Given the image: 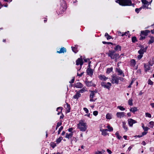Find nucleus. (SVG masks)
I'll return each mask as SVG.
<instances>
[{
	"instance_id": "f257e3e1",
	"label": "nucleus",
	"mask_w": 154,
	"mask_h": 154,
	"mask_svg": "<svg viewBox=\"0 0 154 154\" xmlns=\"http://www.w3.org/2000/svg\"><path fill=\"white\" fill-rule=\"evenodd\" d=\"M111 59H114L115 61L117 62L118 59L120 57L119 54L113 50H109L108 52L106 53Z\"/></svg>"
},
{
	"instance_id": "f03ea898",
	"label": "nucleus",
	"mask_w": 154,
	"mask_h": 154,
	"mask_svg": "<svg viewBox=\"0 0 154 154\" xmlns=\"http://www.w3.org/2000/svg\"><path fill=\"white\" fill-rule=\"evenodd\" d=\"M78 128L81 131H86L87 126L86 123L84 121L81 120L79 121V123L78 124Z\"/></svg>"
},
{
	"instance_id": "7ed1b4c3",
	"label": "nucleus",
	"mask_w": 154,
	"mask_h": 154,
	"mask_svg": "<svg viewBox=\"0 0 154 154\" xmlns=\"http://www.w3.org/2000/svg\"><path fill=\"white\" fill-rule=\"evenodd\" d=\"M112 78L111 80L112 84H118L119 82V80L121 79V78L116 75H113L112 76Z\"/></svg>"
},
{
	"instance_id": "20e7f679",
	"label": "nucleus",
	"mask_w": 154,
	"mask_h": 154,
	"mask_svg": "<svg viewBox=\"0 0 154 154\" xmlns=\"http://www.w3.org/2000/svg\"><path fill=\"white\" fill-rule=\"evenodd\" d=\"M61 3L60 8V11L59 12V13L60 14L63 13L65 11L66 8V5L64 0H63L62 1Z\"/></svg>"
},
{
	"instance_id": "39448f33",
	"label": "nucleus",
	"mask_w": 154,
	"mask_h": 154,
	"mask_svg": "<svg viewBox=\"0 0 154 154\" xmlns=\"http://www.w3.org/2000/svg\"><path fill=\"white\" fill-rule=\"evenodd\" d=\"M142 2L143 5L142 7V8H143L148 9V6L149 5H150L152 2V0L150 2H148L146 0H141Z\"/></svg>"
},
{
	"instance_id": "423d86ee",
	"label": "nucleus",
	"mask_w": 154,
	"mask_h": 154,
	"mask_svg": "<svg viewBox=\"0 0 154 154\" xmlns=\"http://www.w3.org/2000/svg\"><path fill=\"white\" fill-rule=\"evenodd\" d=\"M101 85L102 87L107 88L108 90L110 89L112 86L111 84L109 82H108L106 84L105 82H102L101 83Z\"/></svg>"
},
{
	"instance_id": "0eeeda50",
	"label": "nucleus",
	"mask_w": 154,
	"mask_h": 154,
	"mask_svg": "<svg viewBox=\"0 0 154 154\" xmlns=\"http://www.w3.org/2000/svg\"><path fill=\"white\" fill-rule=\"evenodd\" d=\"M76 65H80V67L79 70H80L82 67V66L83 64V62L82 59V57L79 58L76 61Z\"/></svg>"
},
{
	"instance_id": "6e6552de",
	"label": "nucleus",
	"mask_w": 154,
	"mask_h": 154,
	"mask_svg": "<svg viewBox=\"0 0 154 154\" xmlns=\"http://www.w3.org/2000/svg\"><path fill=\"white\" fill-rule=\"evenodd\" d=\"M88 66L89 67L86 70L87 74L91 77H92L93 73V70L91 68L89 64Z\"/></svg>"
},
{
	"instance_id": "1a4fd4ad",
	"label": "nucleus",
	"mask_w": 154,
	"mask_h": 154,
	"mask_svg": "<svg viewBox=\"0 0 154 154\" xmlns=\"http://www.w3.org/2000/svg\"><path fill=\"white\" fill-rule=\"evenodd\" d=\"M147 48V47H146L144 48V47L142 46V48L140 49L138 51V53L140 54L143 55L144 52H146Z\"/></svg>"
},
{
	"instance_id": "9d476101",
	"label": "nucleus",
	"mask_w": 154,
	"mask_h": 154,
	"mask_svg": "<svg viewBox=\"0 0 154 154\" xmlns=\"http://www.w3.org/2000/svg\"><path fill=\"white\" fill-rule=\"evenodd\" d=\"M128 121L129 126L131 127H133V124L137 123L136 121L132 119H129Z\"/></svg>"
},
{
	"instance_id": "9b49d317",
	"label": "nucleus",
	"mask_w": 154,
	"mask_h": 154,
	"mask_svg": "<svg viewBox=\"0 0 154 154\" xmlns=\"http://www.w3.org/2000/svg\"><path fill=\"white\" fill-rule=\"evenodd\" d=\"M90 91L91 93L89 96V100L90 102H94L96 100V99H94V97L95 96V94H94V92L91 91Z\"/></svg>"
},
{
	"instance_id": "f8f14e48",
	"label": "nucleus",
	"mask_w": 154,
	"mask_h": 154,
	"mask_svg": "<svg viewBox=\"0 0 154 154\" xmlns=\"http://www.w3.org/2000/svg\"><path fill=\"white\" fill-rule=\"evenodd\" d=\"M85 82L86 84V85L88 87H91V86H93V87H95L96 85L94 84L93 83L92 81H85Z\"/></svg>"
},
{
	"instance_id": "ddd939ff",
	"label": "nucleus",
	"mask_w": 154,
	"mask_h": 154,
	"mask_svg": "<svg viewBox=\"0 0 154 154\" xmlns=\"http://www.w3.org/2000/svg\"><path fill=\"white\" fill-rule=\"evenodd\" d=\"M125 114L124 112H117L116 114V115L117 117L121 118L125 116Z\"/></svg>"
},
{
	"instance_id": "4468645a",
	"label": "nucleus",
	"mask_w": 154,
	"mask_h": 154,
	"mask_svg": "<svg viewBox=\"0 0 154 154\" xmlns=\"http://www.w3.org/2000/svg\"><path fill=\"white\" fill-rule=\"evenodd\" d=\"M150 31L148 30H145L141 31V34L144 36H146L147 35L148 33H149Z\"/></svg>"
},
{
	"instance_id": "2eb2a0df",
	"label": "nucleus",
	"mask_w": 154,
	"mask_h": 154,
	"mask_svg": "<svg viewBox=\"0 0 154 154\" xmlns=\"http://www.w3.org/2000/svg\"><path fill=\"white\" fill-rule=\"evenodd\" d=\"M143 65L145 71V72H147L150 70V66H151L148 63L147 65L146 63H144L143 64Z\"/></svg>"
},
{
	"instance_id": "dca6fc26",
	"label": "nucleus",
	"mask_w": 154,
	"mask_h": 154,
	"mask_svg": "<svg viewBox=\"0 0 154 154\" xmlns=\"http://www.w3.org/2000/svg\"><path fill=\"white\" fill-rule=\"evenodd\" d=\"M73 132L70 133H66V134L65 137L68 139H71L72 137L73 136Z\"/></svg>"
},
{
	"instance_id": "f3484780",
	"label": "nucleus",
	"mask_w": 154,
	"mask_h": 154,
	"mask_svg": "<svg viewBox=\"0 0 154 154\" xmlns=\"http://www.w3.org/2000/svg\"><path fill=\"white\" fill-rule=\"evenodd\" d=\"M116 71L118 73V75H122L123 77L125 76L124 73H123L122 71L119 68H117L116 69Z\"/></svg>"
},
{
	"instance_id": "a211bd4d",
	"label": "nucleus",
	"mask_w": 154,
	"mask_h": 154,
	"mask_svg": "<svg viewBox=\"0 0 154 154\" xmlns=\"http://www.w3.org/2000/svg\"><path fill=\"white\" fill-rule=\"evenodd\" d=\"M75 86L77 88H82L83 87V85L81 82H78L75 84Z\"/></svg>"
},
{
	"instance_id": "6ab92c4d",
	"label": "nucleus",
	"mask_w": 154,
	"mask_h": 154,
	"mask_svg": "<svg viewBox=\"0 0 154 154\" xmlns=\"http://www.w3.org/2000/svg\"><path fill=\"white\" fill-rule=\"evenodd\" d=\"M64 107L66 110L67 112L69 113L70 112V106L68 103H66V104L65 105Z\"/></svg>"
},
{
	"instance_id": "aec40b11",
	"label": "nucleus",
	"mask_w": 154,
	"mask_h": 154,
	"mask_svg": "<svg viewBox=\"0 0 154 154\" xmlns=\"http://www.w3.org/2000/svg\"><path fill=\"white\" fill-rule=\"evenodd\" d=\"M100 131L102 132V134L103 136H106L107 134V131H108L107 129H100Z\"/></svg>"
},
{
	"instance_id": "412c9836",
	"label": "nucleus",
	"mask_w": 154,
	"mask_h": 154,
	"mask_svg": "<svg viewBox=\"0 0 154 154\" xmlns=\"http://www.w3.org/2000/svg\"><path fill=\"white\" fill-rule=\"evenodd\" d=\"M99 78L100 80L104 81H106V79H108V77H106L103 75H99Z\"/></svg>"
},
{
	"instance_id": "4be33fe9",
	"label": "nucleus",
	"mask_w": 154,
	"mask_h": 154,
	"mask_svg": "<svg viewBox=\"0 0 154 154\" xmlns=\"http://www.w3.org/2000/svg\"><path fill=\"white\" fill-rule=\"evenodd\" d=\"M81 96V94L79 93V92L77 91L76 94L73 96V98L78 100Z\"/></svg>"
},
{
	"instance_id": "5701e85b",
	"label": "nucleus",
	"mask_w": 154,
	"mask_h": 154,
	"mask_svg": "<svg viewBox=\"0 0 154 154\" xmlns=\"http://www.w3.org/2000/svg\"><path fill=\"white\" fill-rule=\"evenodd\" d=\"M122 123V127L124 129L125 131H127L128 130V128L126 125V122H123Z\"/></svg>"
},
{
	"instance_id": "b1692460",
	"label": "nucleus",
	"mask_w": 154,
	"mask_h": 154,
	"mask_svg": "<svg viewBox=\"0 0 154 154\" xmlns=\"http://www.w3.org/2000/svg\"><path fill=\"white\" fill-rule=\"evenodd\" d=\"M116 2L118 3L120 5L122 6H125V4H124L122 1L121 0H115Z\"/></svg>"
},
{
	"instance_id": "393cba45",
	"label": "nucleus",
	"mask_w": 154,
	"mask_h": 154,
	"mask_svg": "<svg viewBox=\"0 0 154 154\" xmlns=\"http://www.w3.org/2000/svg\"><path fill=\"white\" fill-rule=\"evenodd\" d=\"M66 52V49L64 48H61L60 51H57V52L59 53H64L65 52Z\"/></svg>"
},
{
	"instance_id": "a878e982",
	"label": "nucleus",
	"mask_w": 154,
	"mask_h": 154,
	"mask_svg": "<svg viewBox=\"0 0 154 154\" xmlns=\"http://www.w3.org/2000/svg\"><path fill=\"white\" fill-rule=\"evenodd\" d=\"M115 51H121V47L120 46L118 45L114 48Z\"/></svg>"
},
{
	"instance_id": "bb28decb",
	"label": "nucleus",
	"mask_w": 154,
	"mask_h": 154,
	"mask_svg": "<svg viewBox=\"0 0 154 154\" xmlns=\"http://www.w3.org/2000/svg\"><path fill=\"white\" fill-rule=\"evenodd\" d=\"M87 91V88L86 87H83L82 89L79 90L78 92H79V93H83L84 92Z\"/></svg>"
},
{
	"instance_id": "cd10ccee",
	"label": "nucleus",
	"mask_w": 154,
	"mask_h": 154,
	"mask_svg": "<svg viewBox=\"0 0 154 154\" xmlns=\"http://www.w3.org/2000/svg\"><path fill=\"white\" fill-rule=\"evenodd\" d=\"M150 38L148 42V44H150L154 42V37L152 36H149Z\"/></svg>"
},
{
	"instance_id": "c85d7f7f",
	"label": "nucleus",
	"mask_w": 154,
	"mask_h": 154,
	"mask_svg": "<svg viewBox=\"0 0 154 154\" xmlns=\"http://www.w3.org/2000/svg\"><path fill=\"white\" fill-rule=\"evenodd\" d=\"M148 63L151 66H152L154 64V58H152L148 62Z\"/></svg>"
},
{
	"instance_id": "c756f323",
	"label": "nucleus",
	"mask_w": 154,
	"mask_h": 154,
	"mask_svg": "<svg viewBox=\"0 0 154 154\" xmlns=\"http://www.w3.org/2000/svg\"><path fill=\"white\" fill-rule=\"evenodd\" d=\"M131 66H134L136 64L135 60L134 59H132L131 60Z\"/></svg>"
},
{
	"instance_id": "7c9ffc66",
	"label": "nucleus",
	"mask_w": 154,
	"mask_h": 154,
	"mask_svg": "<svg viewBox=\"0 0 154 154\" xmlns=\"http://www.w3.org/2000/svg\"><path fill=\"white\" fill-rule=\"evenodd\" d=\"M137 109L136 107H134L133 108H131L130 109V111L132 112L133 113L137 111Z\"/></svg>"
},
{
	"instance_id": "2f4dec72",
	"label": "nucleus",
	"mask_w": 154,
	"mask_h": 154,
	"mask_svg": "<svg viewBox=\"0 0 154 154\" xmlns=\"http://www.w3.org/2000/svg\"><path fill=\"white\" fill-rule=\"evenodd\" d=\"M71 48L72 51L74 53H76L78 51L77 48L76 47V46H75V47L72 46Z\"/></svg>"
},
{
	"instance_id": "473e14b6",
	"label": "nucleus",
	"mask_w": 154,
	"mask_h": 154,
	"mask_svg": "<svg viewBox=\"0 0 154 154\" xmlns=\"http://www.w3.org/2000/svg\"><path fill=\"white\" fill-rule=\"evenodd\" d=\"M105 152V150H102L101 151L97 150L95 152L94 154H102Z\"/></svg>"
},
{
	"instance_id": "72a5a7b5",
	"label": "nucleus",
	"mask_w": 154,
	"mask_h": 154,
	"mask_svg": "<svg viewBox=\"0 0 154 154\" xmlns=\"http://www.w3.org/2000/svg\"><path fill=\"white\" fill-rule=\"evenodd\" d=\"M113 70V68L112 67L108 68L107 69L106 72L107 73L109 74Z\"/></svg>"
},
{
	"instance_id": "f704fd0d",
	"label": "nucleus",
	"mask_w": 154,
	"mask_h": 154,
	"mask_svg": "<svg viewBox=\"0 0 154 154\" xmlns=\"http://www.w3.org/2000/svg\"><path fill=\"white\" fill-rule=\"evenodd\" d=\"M106 128L108 129V131H109V132H111L113 130L112 127H110L109 125H108L107 126Z\"/></svg>"
},
{
	"instance_id": "c9c22d12",
	"label": "nucleus",
	"mask_w": 154,
	"mask_h": 154,
	"mask_svg": "<svg viewBox=\"0 0 154 154\" xmlns=\"http://www.w3.org/2000/svg\"><path fill=\"white\" fill-rule=\"evenodd\" d=\"M105 36L107 40L110 39L112 38L111 36L109 35L107 33H105Z\"/></svg>"
},
{
	"instance_id": "e433bc0d",
	"label": "nucleus",
	"mask_w": 154,
	"mask_h": 154,
	"mask_svg": "<svg viewBox=\"0 0 154 154\" xmlns=\"http://www.w3.org/2000/svg\"><path fill=\"white\" fill-rule=\"evenodd\" d=\"M106 118L108 119H112V115L109 113H107L106 115Z\"/></svg>"
},
{
	"instance_id": "4c0bfd02",
	"label": "nucleus",
	"mask_w": 154,
	"mask_h": 154,
	"mask_svg": "<svg viewBox=\"0 0 154 154\" xmlns=\"http://www.w3.org/2000/svg\"><path fill=\"white\" fill-rule=\"evenodd\" d=\"M50 146L53 148H54L57 146L56 144L54 142H51L50 143Z\"/></svg>"
},
{
	"instance_id": "58836bf2",
	"label": "nucleus",
	"mask_w": 154,
	"mask_h": 154,
	"mask_svg": "<svg viewBox=\"0 0 154 154\" xmlns=\"http://www.w3.org/2000/svg\"><path fill=\"white\" fill-rule=\"evenodd\" d=\"M62 139L63 138L62 137H60L56 140V142L58 144L60 142Z\"/></svg>"
},
{
	"instance_id": "ea45409f",
	"label": "nucleus",
	"mask_w": 154,
	"mask_h": 154,
	"mask_svg": "<svg viewBox=\"0 0 154 154\" xmlns=\"http://www.w3.org/2000/svg\"><path fill=\"white\" fill-rule=\"evenodd\" d=\"M115 135L118 139L120 140L121 138L122 137L121 136H119L118 131H117L116 132Z\"/></svg>"
},
{
	"instance_id": "a19ab883",
	"label": "nucleus",
	"mask_w": 154,
	"mask_h": 154,
	"mask_svg": "<svg viewBox=\"0 0 154 154\" xmlns=\"http://www.w3.org/2000/svg\"><path fill=\"white\" fill-rule=\"evenodd\" d=\"M133 100L132 98H130L129 99L128 101V104L130 106H132L133 104Z\"/></svg>"
},
{
	"instance_id": "79ce46f5",
	"label": "nucleus",
	"mask_w": 154,
	"mask_h": 154,
	"mask_svg": "<svg viewBox=\"0 0 154 154\" xmlns=\"http://www.w3.org/2000/svg\"><path fill=\"white\" fill-rule=\"evenodd\" d=\"M62 124L61 121L60 122H58L57 124V125L56 127V128H55L56 130H57V128L60 126Z\"/></svg>"
},
{
	"instance_id": "37998d69",
	"label": "nucleus",
	"mask_w": 154,
	"mask_h": 154,
	"mask_svg": "<svg viewBox=\"0 0 154 154\" xmlns=\"http://www.w3.org/2000/svg\"><path fill=\"white\" fill-rule=\"evenodd\" d=\"M63 109V107H57V110H56L57 111H58V109H60V110H61L60 111V112H59L57 113V114L58 115H59L60 114V113H62V110Z\"/></svg>"
},
{
	"instance_id": "c03bdc74",
	"label": "nucleus",
	"mask_w": 154,
	"mask_h": 154,
	"mask_svg": "<svg viewBox=\"0 0 154 154\" xmlns=\"http://www.w3.org/2000/svg\"><path fill=\"white\" fill-rule=\"evenodd\" d=\"M117 108L119 109L121 111H124L125 110V109L124 108L123 106H118L117 107Z\"/></svg>"
},
{
	"instance_id": "a18cd8bd",
	"label": "nucleus",
	"mask_w": 154,
	"mask_h": 154,
	"mask_svg": "<svg viewBox=\"0 0 154 154\" xmlns=\"http://www.w3.org/2000/svg\"><path fill=\"white\" fill-rule=\"evenodd\" d=\"M149 124L150 125V126L151 128H153L154 125V122L153 121H151L149 122Z\"/></svg>"
},
{
	"instance_id": "49530a36",
	"label": "nucleus",
	"mask_w": 154,
	"mask_h": 154,
	"mask_svg": "<svg viewBox=\"0 0 154 154\" xmlns=\"http://www.w3.org/2000/svg\"><path fill=\"white\" fill-rule=\"evenodd\" d=\"M132 41L133 42L135 43L137 41V38L136 37L134 36L132 38Z\"/></svg>"
},
{
	"instance_id": "de8ad7c7",
	"label": "nucleus",
	"mask_w": 154,
	"mask_h": 154,
	"mask_svg": "<svg viewBox=\"0 0 154 154\" xmlns=\"http://www.w3.org/2000/svg\"><path fill=\"white\" fill-rule=\"evenodd\" d=\"M142 7H141L140 8H136L135 10V12L137 14H138V13H139L140 11V10H141L142 8Z\"/></svg>"
},
{
	"instance_id": "09e8293b",
	"label": "nucleus",
	"mask_w": 154,
	"mask_h": 154,
	"mask_svg": "<svg viewBox=\"0 0 154 154\" xmlns=\"http://www.w3.org/2000/svg\"><path fill=\"white\" fill-rule=\"evenodd\" d=\"M118 35L119 36H124V33L123 32H122L120 31H119L117 32Z\"/></svg>"
},
{
	"instance_id": "8fccbe9b",
	"label": "nucleus",
	"mask_w": 154,
	"mask_h": 154,
	"mask_svg": "<svg viewBox=\"0 0 154 154\" xmlns=\"http://www.w3.org/2000/svg\"><path fill=\"white\" fill-rule=\"evenodd\" d=\"M63 129V126H61L60 128H59L58 131V134H60L61 131Z\"/></svg>"
},
{
	"instance_id": "3c124183",
	"label": "nucleus",
	"mask_w": 154,
	"mask_h": 154,
	"mask_svg": "<svg viewBox=\"0 0 154 154\" xmlns=\"http://www.w3.org/2000/svg\"><path fill=\"white\" fill-rule=\"evenodd\" d=\"M148 83L149 85H152L153 84V82L150 79H148Z\"/></svg>"
},
{
	"instance_id": "603ef678",
	"label": "nucleus",
	"mask_w": 154,
	"mask_h": 154,
	"mask_svg": "<svg viewBox=\"0 0 154 154\" xmlns=\"http://www.w3.org/2000/svg\"><path fill=\"white\" fill-rule=\"evenodd\" d=\"M77 140L76 139V138L75 137H73L72 138H71V139L70 140L71 142H72L73 141H74L75 142H76L77 141Z\"/></svg>"
},
{
	"instance_id": "864d4df0",
	"label": "nucleus",
	"mask_w": 154,
	"mask_h": 154,
	"mask_svg": "<svg viewBox=\"0 0 154 154\" xmlns=\"http://www.w3.org/2000/svg\"><path fill=\"white\" fill-rule=\"evenodd\" d=\"M146 117L150 118L151 117V115L148 113H146L145 114Z\"/></svg>"
},
{
	"instance_id": "5fc2aeb1",
	"label": "nucleus",
	"mask_w": 154,
	"mask_h": 154,
	"mask_svg": "<svg viewBox=\"0 0 154 154\" xmlns=\"http://www.w3.org/2000/svg\"><path fill=\"white\" fill-rule=\"evenodd\" d=\"M145 36H144L143 35H140V37L139 39L140 40H142L143 39H144L145 38Z\"/></svg>"
},
{
	"instance_id": "6e6d98bb",
	"label": "nucleus",
	"mask_w": 154,
	"mask_h": 154,
	"mask_svg": "<svg viewBox=\"0 0 154 154\" xmlns=\"http://www.w3.org/2000/svg\"><path fill=\"white\" fill-rule=\"evenodd\" d=\"M83 110L86 113H88L89 112L87 108L86 107L84 108Z\"/></svg>"
},
{
	"instance_id": "4d7b16f0",
	"label": "nucleus",
	"mask_w": 154,
	"mask_h": 154,
	"mask_svg": "<svg viewBox=\"0 0 154 154\" xmlns=\"http://www.w3.org/2000/svg\"><path fill=\"white\" fill-rule=\"evenodd\" d=\"M129 31H127V32H124V35L127 36L128 34H129Z\"/></svg>"
},
{
	"instance_id": "13d9d810",
	"label": "nucleus",
	"mask_w": 154,
	"mask_h": 154,
	"mask_svg": "<svg viewBox=\"0 0 154 154\" xmlns=\"http://www.w3.org/2000/svg\"><path fill=\"white\" fill-rule=\"evenodd\" d=\"M143 56V55L139 54L137 56V58L139 60H140L142 57Z\"/></svg>"
},
{
	"instance_id": "bf43d9fd",
	"label": "nucleus",
	"mask_w": 154,
	"mask_h": 154,
	"mask_svg": "<svg viewBox=\"0 0 154 154\" xmlns=\"http://www.w3.org/2000/svg\"><path fill=\"white\" fill-rule=\"evenodd\" d=\"M98 112L97 111H95L93 112V114L95 116H96L98 115Z\"/></svg>"
},
{
	"instance_id": "052dcab7",
	"label": "nucleus",
	"mask_w": 154,
	"mask_h": 154,
	"mask_svg": "<svg viewBox=\"0 0 154 154\" xmlns=\"http://www.w3.org/2000/svg\"><path fill=\"white\" fill-rule=\"evenodd\" d=\"M149 129V128L148 127H146L145 128H143V130H144V131H145L147 132V131Z\"/></svg>"
},
{
	"instance_id": "680f3d73",
	"label": "nucleus",
	"mask_w": 154,
	"mask_h": 154,
	"mask_svg": "<svg viewBox=\"0 0 154 154\" xmlns=\"http://www.w3.org/2000/svg\"><path fill=\"white\" fill-rule=\"evenodd\" d=\"M84 60L85 61V62H88L89 61V64H90V60L88 58H87V59H84Z\"/></svg>"
},
{
	"instance_id": "e2e57ef3",
	"label": "nucleus",
	"mask_w": 154,
	"mask_h": 154,
	"mask_svg": "<svg viewBox=\"0 0 154 154\" xmlns=\"http://www.w3.org/2000/svg\"><path fill=\"white\" fill-rule=\"evenodd\" d=\"M84 73V72H82L80 74H79L78 72L77 74V75L78 76H79V77H81L82 75H83Z\"/></svg>"
},
{
	"instance_id": "0e129e2a",
	"label": "nucleus",
	"mask_w": 154,
	"mask_h": 154,
	"mask_svg": "<svg viewBox=\"0 0 154 154\" xmlns=\"http://www.w3.org/2000/svg\"><path fill=\"white\" fill-rule=\"evenodd\" d=\"M73 130V128H69V129H68V130L69 132L72 133V131Z\"/></svg>"
},
{
	"instance_id": "69168bd1",
	"label": "nucleus",
	"mask_w": 154,
	"mask_h": 154,
	"mask_svg": "<svg viewBox=\"0 0 154 154\" xmlns=\"http://www.w3.org/2000/svg\"><path fill=\"white\" fill-rule=\"evenodd\" d=\"M147 132H146V131H144L142 133V136L146 134L147 133Z\"/></svg>"
},
{
	"instance_id": "338daca9",
	"label": "nucleus",
	"mask_w": 154,
	"mask_h": 154,
	"mask_svg": "<svg viewBox=\"0 0 154 154\" xmlns=\"http://www.w3.org/2000/svg\"><path fill=\"white\" fill-rule=\"evenodd\" d=\"M107 151L108 153H109V154H111L112 153V152H111V151L109 149H107Z\"/></svg>"
},
{
	"instance_id": "774afa93",
	"label": "nucleus",
	"mask_w": 154,
	"mask_h": 154,
	"mask_svg": "<svg viewBox=\"0 0 154 154\" xmlns=\"http://www.w3.org/2000/svg\"><path fill=\"white\" fill-rule=\"evenodd\" d=\"M64 115L62 113V115L60 116V119H63L64 118Z\"/></svg>"
}]
</instances>
